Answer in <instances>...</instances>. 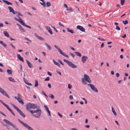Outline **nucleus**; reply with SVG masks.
Instances as JSON below:
<instances>
[{
    "label": "nucleus",
    "instance_id": "obj_1",
    "mask_svg": "<svg viewBox=\"0 0 130 130\" xmlns=\"http://www.w3.org/2000/svg\"><path fill=\"white\" fill-rule=\"evenodd\" d=\"M39 107L40 106L39 105L34 103H32V108L33 109H38L34 110H28V111L31 113L33 116L36 118H39L40 116L41 113V110L39 109Z\"/></svg>",
    "mask_w": 130,
    "mask_h": 130
},
{
    "label": "nucleus",
    "instance_id": "obj_2",
    "mask_svg": "<svg viewBox=\"0 0 130 130\" xmlns=\"http://www.w3.org/2000/svg\"><path fill=\"white\" fill-rule=\"evenodd\" d=\"M19 122L22 124L24 127L28 130H34V129L26 123L24 122L23 121H21L19 119H18Z\"/></svg>",
    "mask_w": 130,
    "mask_h": 130
},
{
    "label": "nucleus",
    "instance_id": "obj_3",
    "mask_svg": "<svg viewBox=\"0 0 130 130\" xmlns=\"http://www.w3.org/2000/svg\"><path fill=\"white\" fill-rule=\"evenodd\" d=\"M63 61L67 63L71 67L73 68H77V66L72 63L71 62L65 59H64Z\"/></svg>",
    "mask_w": 130,
    "mask_h": 130
},
{
    "label": "nucleus",
    "instance_id": "obj_4",
    "mask_svg": "<svg viewBox=\"0 0 130 130\" xmlns=\"http://www.w3.org/2000/svg\"><path fill=\"white\" fill-rule=\"evenodd\" d=\"M3 121L5 122L8 124L10 125L11 126H12L15 130H19L18 128L15 125L13 124L11 122L9 121V120L4 119H3Z\"/></svg>",
    "mask_w": 130,
    "mask_h": 130
},
{
    "label": "nucleus",
    "instance_id": "obj_5",
    "mask_svg": "<svg viewBox=\"0 0 130 130\" xmlns=\"http://www.w3.org/2000/svg\"><path fill=\"white\" fill-rule=\"evenodd\" d=\"M0 102L5 107H6L7 109L14 116H15V115L14 113L12 111L11 109L9 107V106L6 104L3 101L1 100H0Z\"/></svg>",
    "mask_w": 130,
    "mask_h": 130
},
{
    "label": "nucleus",
    "instance_id": "obj_6",
    "mask_svg": "<svg viewBox=\"0 0 130 130\" xmlns=\"http://www.w3.org/2000/svg\"><path fill=\"white\" fill-rule=\"evenodd\" d=\"M54 46L57 49V50L61 54H62L63 56L66 57H69L66 54L64 53H63L61 51V50L60 49V48H59L56 45H54Z\"/></svg>",
    "mask_w": 130,
    "mask_h": 130
},
{
    "label": "nucleus",
    "instance_id": "obj_7",
    "mask_svg": "<svg viewBox=\"0 0 130 130\" xmlns=\"http://www.w3.org/2000/svg\"><path fill=\"white\" fill-rule=\"evenodd\" d=\"M88 86L90 87L92 90L93 91L97 93L98 92V89L94 86L93 85L89 84H88Z\"/></svg>",
    "mask_w": 130,
    "mask_h": 130
},
{
    "label": "nucleus",
    "instance_id": "obj_8",
    "mask_svg": "<svg viewBox=\"0 0 130 130\" xmlns=\"http://www.w3.org/2000/svg\"><path fill=\"white\" fill-rule=\"evenodd\" d=\"M0 92L3 95L6 96V97L8 98H10V97L8 95L6 92L1 87H0Z\"/></svg>",
    "mask_w": 130,
    "mask_h": 130
},
{
    "label": "nucleus",
    "instance_id": "obj_9",
    "mask_svg": "<svg viewBox=\"0 0 130 130\" xmlns=\"http://www.w3.org/2000/svg\"><path fill=\"white\" fill-rule=\"evenodd\" d=\"M76 28L77 29L81 31L85 32V29L82 26L80 25H78L77 26Z\"/></svg>",
    "mask_w": 130,
    "mask_h": 130
},
{
    "label": "nucleus",
    "instance_id": "obj_10",
    "mask_svg": "<svg viewBox=\"0 0 130 130\" xmlns=\"http://www.w3.org/2000/svg\"><path fill=\"white\" fill-rule=\"evenodd\" d=\"M26 109H27V110L28 109L32 108V104L30 103H29L26 105Z\"/></svg>",
    "mask_w": 130,
    "mask_h": 130
},
{
    "label": "nucleus",
    "instance_id": "obj_11",
    "mask_svg": "<svg viewBox=\"0 0 130 130\" xmlns=\"http://www.w3.org/2000/svg\"><path fill=\"white\" fill-rule=\"evenodd\" d=\"M17 25H18L19 27V28L20 31L22 32H25V30L18 23L17 24Z\"/></svg>",
    "mask_w": 130,
    "mask_h": 130
},
{
    "label": "nucleus",
    "instance_id": "obj_12",
    "mask_svg": "<svg viewBox=\"0 0 130 130\" xmlns=\"http://www.w3.org/2000/svg\"><path fill=\"white\" fill-rule=\"evenodd\" d=\"M88 57L86 56H83L82 57V60L83 63H85Z\"/></svg>",
    "mask_w": 130,
    "mask_h": 130
},
{
    "label": "nucleus",
    "instance_id": "obj_13",
    "mask_svg": "<svg viewBox=\"0 0 130 130\" xmlns=\"http://www.w3.org/2000/svg\"><path fill=\"white\" fill-rule=\"evenodd\" d=\"M44 107L45 108V109L46 110V111H47V112L49 116H51L50 112V111L49 108L47 106H46L45 105H44Z\"/></svg>",
    "mask_w": 130,
    "mask_h": 130
},
{
    "label": "nucleus",
    "instance_id": "obj_14",
    "mask_svg": "<svg viewBox=\"0 0 130 130\" xmlns=\"http://www.w3.org/2000/svg\"><path fill=\"white\" fill-rule=\"evenodd\" d=\"M45 28L47 30H48V32H49L50 34H52L53 33L52 31L51 30V29L50 27L48 26H46Z\"/></svg>",
    "mask_w": 130,
    "mask_h": 130
},
{
    "label": "nucleus",
    "instance_id": "obj_15",
    "mask_svg": "<svg viewBox=\"0 0 130 130\" xmlns=\"http://www.w3.org/2000/svg\"><path fill=\"white\" fill-rule=\"evenodd\" d=\"M26 62L27 63L28 67L30 68H31L32 67V64L29 61L27 60H26Z\"/></svg>",
    "mask_w": 130,
    "mask_h": 130
},
{
    "label": "nucleus",
    "instance_id": "obj_16",
    "mask_svg": "<svg viewBox=\"0 0 130 130\" xmlns=\"http://www.w3.org/2000/svg\"><path fill=\"white\" fill-rule=\"evenodd\" d=\"M17 57L18 58L20 61H22V62H24V60L23 58L19 54L17 55Z\"/></svg>",
    "mask_w": 130,
    "mask_h": 130
},
{
    "label": "nucleus",
    "instance_id": "obj_17",
    "mask_svg": "<svg viewBox=\"0 0 130 130\" xmlns=\"http://www.w3.org/2000/svg\"><path fill=\"white\" fill-rule=\"evenodd\" d=\"M67 31L70 32L72 34H74L75 33V32L74 31V30L72 29H70L69 28H67Z\"/></svg>",
    "mask_w": 130,
    "mask_h": 130
},
{
    "label": "nucleus",
    "instance_id": "obj_18",
    "mask_svg": "<svg viewBox=\"0 0 130 130\" xmlns=\"http://www.w3.org/2000/svg\"><path fill=\"white\" fill-rule=\"evenodd\" d=\"M17 100L22 105L24 104V103L21 98H18Z\"/></svg>",
    "mask_w": 130,
    "mask_h": 130
},
{
    "label": "nucleus",
    "instance_id": "obj_19",
    "mask_svg": "<svg viewBox=\"0 0 130 130\" xmlns=\"http://www.w3.org/2000/svg\"><path fill=\"white\" fill-rule=\"evenodd\" d=\"M82 80L83 84L84 85H86L87 84L86 81L85 79L84 78H83L82 79Z\"/></svg>",
    "mask_w": 130,
    "mask_h": 130
},
{
    "label": "nucleus",
    "instance_id": "obj_20",
    "mask_svg": "<svg viewBox=\"0 0 130 130\" xmlns=\"http://www.w3.org/2000/svg\"><path fill=\"white\" fill-rule=\"evenodd\" d=\"M45 44L46 45V47L48 48L49 50H52L51 47L48 44L46 43H45Z\"/></svg>",
    "mask_w": 130,
    "mask_h": 130
},
{
    "label": "nucleus",
    "instance_id": "obj_21",
    "mask_svg": "<svg viewBox=\"0 0 130 130\" xmlns=\"http://www.w3.org/2000/svg\"><path fill=\"white\" fill-rule=\"evenodd\" d=\"M5 36H6L7 37H9V35L8 32L7 31H4L3 32Z\"/></svg>",
    "mask_w": 130,
    "mask_h": 130
},
{
    "label": "nucleus",
    "instance_id": "obj_22",
    "mask_svg": "<svg viewBox=\"0 0 130 130\" xmlns=\"http://www.w3.org/2000/svg\"><path fill=\"white\" fill-rule=\"evenodd\" d=\"M74 53L76 55L79 57H81L82 56L81 54L79 52H75Z\"/></svg>",
    "mask_w": 130,
    "mask_h": 130
},
{
    "label": "nucleus",
    "instance_id": "obj_23",
    "mask_svg": "<svg viewBox=\"0 0 130 130\" xmlns=\"http://www.w3.org/2000/svg\"><path fill=\"white\" fill-rule=\"evenodd\" d=\"M112 111L114 115L115 116H117V114L116 113V112L114 108L112 107Z\"/></svg>",
    "mask_w": 130,
    "mask_h": 130
},
{
    "label": "nucleus",
    "instance_id": "obj_24",
    "mask_svg": "<svg viewBox=\"0 0 130 130\" xmlns=\"http://www.w3.org/2000/svg\"><path fill=\"white\" fill-rule=\"evenodd\" d=\"M23 72L24 73V77H23V79H24V82H25V83H26L27 84L28 83V82L27 80V79H25V78L24 77V76L25 75V74H24V71H23Z\"/></svg>",
    "mask_w": 130,
    "mask_h": 130
},
{
    "label": "nucleus",
    "instance_id": "obj_25",
    "mask_svg": "<svg viewBox=\"0 0 130 130\" xmlns=\"http://www.w3.org/2000/svg\"><path fill=\"white\" fill-rule=\"evenodd\" d=\"M42 2L43 3L40 2V3L43 6L44 8H45L46 7V3L45 2V1Z\"/></svg>",
    "mask_w": 130,
    "mask_h": 130
},
{
    "label": "nucleus",
    "instance_id": "obj_26",
    "mask_svg": "<svg viewBox=\"0 0 130 130\" xmlns=\"http://www.w3.org/2000/svg\"><path fill=\"white\" fill-rule=\"evenodd\" d=\"M8 78L9 80L13 82H16V81L14 79L12 78V77H9Z\"/></svg>",
    "mask_w": 130,
    "mask_h": 130
},
{
    "label": "nucleus",
    "instance_id": "obj_27",
    "mask_svg": "<svg viewBox=\"0 0 130 130\" xmlns=\"http://www.w3.org/2000/svg\"><path fill=\"white\" fill-rule=\"evenodd\" d=\"M8 73L9 74H11L12 73V70H7Z\"/></svg>",
    "mask_w": 130,
    "mask_h": 130
},
{
    "label": "nucleus",
    "instance_id": "obj_28",
    "mask_svg": "<svg viewBox=\"0 0 130 130\" xmlns=\"http://www.w3.org/2000/svg\"><path fill=\"white\" fill-rule=\"evenodd\" d=\"M84 78L86 80L88 78H89V77L88 75L85 74L84 75Z\"/></svg>",
    "mask_w": 130,
    "mask_h": 130
},
{
    "label": "nucleus",
    "instance_id": "obj_29",
    "mask_svg": "<svg viewBox=\"0 0 130 130\" xmlns=\"http://www.w3.org/2000/svg\"><path fill=\"white\" fill-rule=\"evenodd\" d=\"M16 110L20 115H21L23 113V112L18 108Z\"/></svg>",
    "mask_w": 130,
    "mask_h": 130
},
{
    "label": "nucleus",
    "instance_id": "obj_30",
    "mask_svg": "<svg viewBox=\"0 0 130 130\" xmlns=\"http://www.w3.org/2000/svg\"><path fill=\"white\" fill-rule=\"evenodd\" d=\"M8 8L9 9V12H12L14 10L11 7H8Z\"/></svg>",
    "mask_w": 130,
    "mask_h": 130
},
{
    "label": "nucleus",
    "instance_id": "obj_31",
    "mask_svg": "<svg viewBox=\"0 0 130 130\" xmlns=\"http://www.w3.org/2000/svg\"><path fill=\"white\" fill-rule=\"evenodd\" d=\"M20 23L22 25L24 26H25L26 24L24 23L22 20H21L20 21Z\"/></svg>",
    "mask_w": 130,
    "mask_h": 130
},
{
    "label": "nucleus",
    "instance_id": "obj_32",
    "mask_svg": "<svg viewBox=\"0 0 130 130\" xmlns=\"http://www.w3.org/2000/svg\"><path fill=\"white\" fill-rule=\"evenodd\" d=\"M38 85V81L37 80H36L35 81V87H37Z\"/></svg>",
    "mask_w": 130,
    "mask_h": 130
},
{
    "label": "nucleus",
    "instance_id": "obj_33",
    "mask_svg": "<svg viewBox=\"0 0 130 130\" xmlns=\"http://www.w3.org/2000/svg\"><path fill=\"white\" fill-rule=\"evenodd\" d=\"M122 22L124 25H126L128 23V21L127 20H125V21H123Z\"/></svg>",
    "mask_w": 130,
    "mask_h": 130
},
{
    "label": "nucleus",
    "instance_id": "obj_34",
    "mask_svg": "<svg viewBox=\"0 0 130 130\" xmlns=\"http://www.w3.org/2000/svg\"><path fill=\"white\" fill-rule=\"evenodd\" d=\"M11 105L14 107V109L16 110L18 108L12 103H11Z\"/></svg>",
    "mask_w": 130,
    "mask_h": 130
},
{
    "label": "nucleus",
    "instance_id": "obj_35",
    "mask_svg": "<svg viewBox=\"0 0 130 130\" xmlns=\"http://www.w3.org/2000/svg\"><path fill=\"white\" fill-rule=\"evenodd\" d=\"M51 6V4L49 2H47L46 4V7H48Z\"/></svg>",
    "mask_w": 130,
    "mask_h": 130
},
{
    "label": "nucleus",
    "instance_id": "obj_36",
    "mask_svg": "<svg viewBox=\"0 0 130 130\" xmlns=\"http://www.w3.org/2000/svg\"><path fill=\"white\" fill-rule=\"evenodd\" d=\"M72 9L71 7H67L66 9V10L67 11H72Z\"/></svg>",
    "mask_w": 130,
    "mask_h": 130
},
{
    "label": "nucleus",
    "instance_id": "obj_37",
    "mask_svg": "<svg viewBox=\"0 0 130 130\" xmlns=\"http://www.w3.org/2000/svg\"><path fill=\"white\" fill-rule=\"evenodd\" d=\"M53 62L56 65H57L59 63H58L54 59H53Z\"/></svg>",
    "mask_w": 130,
    "mask_h": 130
},
{
    "label": "nucleus",
    "instance_id": "obj_38",
    "mask_svg": "<svg viewBox=\"0 0 130 130\" xmlns=\"http://www.w3.org/2000/svg\"><path fill=\"white\" fill-rule=\"evenodd\" d=\"M58 62H59L60 64H62V65L63 66L64 64L62 62L61 60L60 59H59L58 60Z\"/></svg>",
    "mask_w": 130,
    "mask_h": 130
},
{
    "label": "nucleus",
    "instance_id": "obj_39",
    "mask_svg": "<svg viewBox=\"0 0 130 130\" xmlns=\"http://www.w3.org/2000/svg\"><path fill=\"white\" fill-rule=\"evenodd\" d=\"M121 1V4L122 5H124V4L125 2V0H120Z\"/></svg>",
    "mask_w": 130,
    "mask_h": 130
},
{
    "label": "nucleus",
    "instance_id": "obj_40",
    "mask_svg": "<svg viewBox=\"0 0 130 130\" xmlns=\"http://www.w3.org/2000/svg\"><path fill=\"white\" fill-rule=\"evenodd\" d=\"M42 93L45 96L47 97H48V96L43 91H42Z\"/></svg>",
    "mask_w": 130,
    "mask_h": 130
},
{
    "label": "nucleus",
    "instance_id": "obj_41",
    "mask_svg": "<svg viewBox=\"0 0 130 130\" xmlns=\"http://www.w3.org/2000/svg\"><path fill=\"white\" fill-rule=\"evenodd\" d=\"M86 80L89 83H90L91 82V80L89 77V78H88L87 80Z\"/></svg>",
    "mask_w": 130,
    "mask_h": 130
},
{
    "label": "nucleus",
    "instance_id": "obj_42",
    "mask_svg": "<svg viewBox=\"0 0 130 130\" xmlns=\"http://www.w3.org/2000/svg\"><path fill=\"white\" fill-rule=\"evenodd\" d=\"M69 54H70L73 57V58H74V56H75V55L73 53L70 52Z\"/></svg>",
    "mask_w": 130,
    "mask_h": 130
},
{
    "label": "nucleus",
    "instance_id": "obj_43",
    "mask_svg": "<svg viewBox=\"0 0 130 130\" xmlns=\"http://www.w3.org/2000/svg\"><path fill=\"white\" fill-rule=\"evenodd\" d=\"M16 13H17V14L18 15H20V16H23V15H22V14H21L19 12H17V11H16Z\"/></svg>",
    "mask_w": 130,
    "mask_h": 130
},
{
    "label": "nucleus",
    "instance_id": "obj_44",
    "mask_svg": "<svg viewBox=\"0 0 130 130\" xmlns=\"http://www.w3.org/2000/svg\"><path fill=\"white\" fill-rule=\"evenodd\" d=\"M51 26L52 27L53 29H54L55 31H56V32H58V31L56 29V28H55V27L53 26V27L51 25Z\"/></svg>",
    "mask_w": 130,
    "mask_h": 130
},
{
    "label": "nucleus",
    "instance_id": "obj_45",
    "mask_svg": "<svg viewBox=\"0 0 130 130\" xmlns=\"http://www.w3.org/2000/svg\"><path fill=\"white\" fill-rule=\"evenodd\" d=\"M24 39L25 40H28V41H29V42H31V40L29 39V38H27V37H25V38Z\"/></svg>",
    "mask_w": 130,
    "mask_h": 130
},
{
    "label": "nucleus",
    "instance_id": "obj_46",
    "mask_svg": "<svg viewBox=\"0 0 130 130\" xmlns=\"http://www.w3.org/2000/svg\"><path fill=\"white\" fill-rule=\"evenodd\" d=\"M49 97L51 98L52 99H53L54 98V96L52 94H50V95L49 96Z\"/></svg>",
    "mask_w": 130,
    "mask_h": 130
},
{
    "label": "nucleus",
    "instance_id": "obj_47",
    "mask_svg": "<svg viewBox=\"0 0 130 130\" xmlns=\"http://www.w3.org/2000/svg\"><path fill=\"white\" fill-rule=\"evenodd\" d=\"M116 29H117L118 30H120V27H119V26L117 25L116 26Z\"/></svg>",
    "mask_w": 130,
    "mask_h": 130
},
{
    "label": "nucleus",
    "instance_id": "obj_48",
    "mask_svg": "<svg viewBox=\"0 0 130 130\" xmlns=\"http://www.w3.org/2000/svg\"><path fill=\"white\" fill-rule=\"evenodd\" d=\"M72 87V86L70 84H68V87L69 89H71Z\"/></svg>",
    "mask_w": 130,
    "mask_h": 130
},
{
    "label": "nucleus",
    "instance_id": "obj_49",
    "mask_svg": "<svg viewBox=\"0 0 130 130\" xmlns=\"http://www.w3.org/2000/svg\"><path fill=\"white\" fill-rule=\"evenodd\" d=\"M17 17L19 18V19H18V21H19L20 23V21L22 20L21 18L19 16H17Z\"/></svg>",
    "mask_w": 130,
    "mask_h": 130
},
{
    "label": "nucleus",
    "instance_id": "obj_50",
    "mask_svg": "<svg viewBox=\"0 0 130 130\" xmlns=\"http://www.w3.org/2000/svg\"><path fill=\"white\" fill-rule=\"evenodd\" d=\"M50 79V78L49 77H47L46 78H45L44 79L45 81H48Z\"/></svg>",
    "mask_w": 130,
    "mask_h": 130
},
{
    "label": "nucleus",
    "instance_id": "obj_51",
    "mask_svg": "<svg viewBox=\"0 0 130 130\" xmlns=\"http://www.w3.org/2000/svg\"><path fill=\"white\" fill-rule=\"evenodd\" d=\"M6 126L7 128L9 130L11 129V128L9 126L6 125Z\"/></svg>",
    "mask_w": 130,
    "mask_h": 130
},
{
    "label": "nucleus",
    "instance_id": "obj_52",
    "mask_svg": "<svg viewBox=\"0 0 130 130\" xmlns=\"http://www.w3.org/2000/svg\"><path fill=\"white\" fill-rule=\"evenodd\" d=\"M10 45L11 46L13 49H15V47L12 44H10Z\"/></svg>",
    "mask_w": 130,
    "mask_h": 130
},
{
    "label": "nucleus",
    "instance_id": "obj_53",
    "mask_svg": "<svg viewBox=\"0 0 130 130\" xmlns=\"http://www.w3.org/2000/svg\"><path fill=\"white\" fill-rule=\"evenodd\" d=\"M25 26L27 28H30V29L31 28V27L30 26L26 25H25Z\"/></svg>",
    "mask_w": 130,
    "mask_h": 130
},
{
    "label": "nucleus",
    "instance_id": "obj_54",
    "mask_svg": "<svg viewBox=\"0 0 130 130\" xmlns=\"http://www.w3.org/2000/svg\"><path fill=\"white\" fill-rule=\"evenodd\" d=\"M38 39H39L40 40H44V39L43 38H42L41 37H40V36L39 37V38Z\"/></svg>",
    "mask_w": 130,
    "mask_h": 130
},
{
    "label": "nucleus",
    "instance_id": "obj_55",
    "mask_svg": "<svg viewBox=\"0 0 130 130\" xmlns=\"http://www.w3.org/2000/svg\"><path fill=\"white\" fill-rule=\"evenodd\" d=\"M0 113L2 115H3V116H6V115L4 113L2 112L1 111H0Z\"/></svg>",
    "mask_w": 130,
    "mask_h": 130
},
{
    "label": "nucleus",
    "instance_id": "obj_56",
    "mask_svg": "<svg viewBox=\"0 0 130 130\" xmlns=\"http://www.w3.org/2000/svg\"><path fill=\"white\" fill-rule=\"evenodd\" d=\"M20 71L22 72V66L21 64H20Z\"/></svg>",
    "mask_w": 130,
    "mask_h": 130
},
{
    "label": "nucleus",
    "instance_id": "obj_57",
    "mask_svg": "<svg viewBox=\"0 0 130 130\" xmlns=\"http://www.w3.org/2000/svg\"><path fill=\"white\" fill-rule=\"evenodd\" d=\"M21 115L23 118H25V115L23 113V112Z\"/></svg>",
    "mask_w": 130,
    "mask_h": 130
},
{
    "label": "nucleus",
    "instance_id": "obj_58",
    "mask_svg": "<svg viewBox=\"0 0 130 130\" xmlns=\"http://www.w3.org/2000/svg\"><path fill=\"white\" fill-rule=\"evenodd\" d=\"M2 45L5 47H7V45L4 43Z\"/></svg>",
    "mask_w": 130,
    "mask_h": 130
},
{
    "label": "nucleus",
    "instance_id": "obj_59",
    "mask_svg": "<svg viewBox=\"0 0 130 130\" xmlns=\"http://www.w3.org/2000/svg\"><path fill=\"white\" fill-rule=\"evenodd\" d=\"M116 76L118 77L119 76V74L118 73H117L116 74Z\"/></svg>",
    "mask_w": 130,
    "mask_h": 130
},
{
    "label": "nucleus",
    "instance_id": "obj_60",
    "mask_svg": "<svg viewBox=\"0 0 130 130\" xmlns=\"http://www.w3.org/2000/svg\"><path fill=\"white\" fill-rule=\"evenodd\" d=\"M59 25H60L61 26H62L63 27H64V26L63 24H61V22H59Z\"/></svg>",
    "mask_w": 130,
    "mask_h": 130
},
{
    "label": "nucleus",
    "instance_id": "obj_61",
    "mask_svg": "<svg viewBox=\"0 0 130 130\" xmlns=\"http://www.w3.org/2000/svg\"><path fill=\"white\" fill-rule=\"evenodd\" d=\"M35 35L36 37L37 38H39V37H40L37 34H36L35 33Z\"/></svg>",
    "mask_w": 130,
    "mask_h": 130
},
{
    "label": "nucleus",
    "instance_id": "obj_62",
    "mask_svg": "<svg viewBox=\"0 0 130 130\" xmlns=\"http://www.w3.org/2000/svg\"><path fill=\"white\" fill-rule=\"evenodd\" d=\"M70 48L71 50H72L73 51H74L75 50V49L72 46H70Z\"/></svg>",
    "mask_w": 130,
    "mask_h": 130
},
{
    "label": "nucleus",
    "instance_id": "obj_63",
    "mask_svg": "<svg viewBox=\"0 0 130 130\" xmlns=\"http://www.w3.org/2000/svg\"><path fill=\"white\" fill-rule=\"evenodd\" d=\"M5 3L7 4L8 1L5 0H2Z\"/></svg>",
    "mask_w": 130,
    "mask_h": 130
},
{
    "label": "nucleus",
    "instance_id": "obj_64",
    "mask_svg": "<svg viewBox=\"0 0 130 130\" xmlns=\"http://www.w3.org/2000/svg\"><path fill=\"white\" fill-rule=\"evenodd\" d=\"M58 116L60 117H62V115L60 113H59V112H58Z\"/></svg>",
    "mask_w": 130,
    "mask_h": 130
}]
</instances>
